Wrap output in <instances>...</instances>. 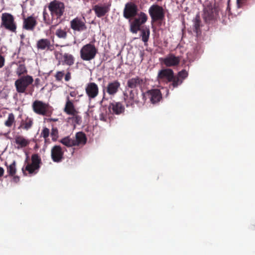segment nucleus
<instances>
[{"instance_id": "nucleus-1", "label": "nucleus", "mask_w": 255, "mask_h": 255, "mask_svg": "<svg viewBox=\"0 0 255 255\" xmlns=\"http://www.w3.org/2000/svg\"><path fill=\"white\" fill-rule=\"evenodd\" d=\"M48 9L53 19L56 18L58 22L55 23L53 26L57 25L61 22V17L65 12V6L64 3L58 0H53L50 2L48 5Z\"/></svg>"}, {"instance_id": "nucleus-2", "label": "nucleus", "mask_w": 255, "mask_h": 255, "mask_svg": "<svg viewBox=\"0 0 255 255\" xmlns=\"http://www.w3.org/2000/svg\"><path fill=\"white\" fill-rule=\"evenodd\" d=\"M0 26L10 32L16 33L17 23L14 16L8 12L2 13L1 16Z\"/></svg>"}, {"instance_id": "nucleus-3", "label": "nucleus", "mask_w": 255, "mask_h": 255, "mask_svg": "<svg viewBox=\"0 0 255 255\" xmlns=\"http://www.w3.org/2000/svg\"><path fill=\"white\" fill-rule=\"evenodd\" d=\"M31 163L28 162L27 158L25 161L26 165L25 167L22 168L23 173H24V171H27L29 174H33L36 173L38 171L40 165L42 164L41 157L38 154H33L31 155Z\"/></svg>"}, {"instance_id": "nucleus-4", "label": "nucleus", "mask_w": 255, "mask_h": 255, "mask_svg": "<svg viewBox=\"0 0 255 255\" xmlns=\"http://www.w3.org/2000/svg\"><path fill=\"white\" fill-rule=\"evenodd\" d=\"M97 52V49L94 44L91 43L84 45L80 51L81 59L85 61H90L93 59Z\"/></svg>"}, {"instance_id": "nucleus-5", "label": "nucleus", "mask_w": 255, "mask_h": 255, "mask_svg": "<svg viewBox=\"0 0 255 255\" xmlns=\"http://www.w3.org/2000/svg\"><path fill=\"white\" fill-rule=\"evenodd\" d=\"M33 82L31 76L26 75L21 77L15 81L14 85L16 91L19 93H25L27 88Z\"/></svg>"}, {"instance_id": "nucleus-6", "label": "nucleus", "mask_w": 255, "mask_h": 255, "mask_svg": "<svg viewBox=\"0 0 255 255\" xmlns=\"http://www.w3.org/2000/svg\"><path fill=\"white\" fill-rule=\"evenodd\" d=\"M55 58L58 60V65H67L72 66L74 64V56L68 53H62L61 51H55L54 53Z\"/></svg>"}, {"instance_id": "nucleus-7", "label": "nucleus", "mask_w": 255, "mask_h": 255, "mask_svg": "<svg viewBox=\"0 0 255 255\" xmlns=\"http://www.w3.org/2000/svg\"><path fill=\"white\" fill-rule=\"evenodd\" d=\"M141 96L142 102H141V104H143L146 99L148 98L151 103L155 104L159 102V90L154 89L148 90L145 93L142 92Z\"/></svg>"}, {"instance_id": "nucleus-8", "label": "nucleus", "mask_w": 255, "mask_h": 255, "mask_svg": "<svg viewBox=\"0 0 255 255\" xmlns=\"http://www.w3.org/2000/svg\"><path fill=\"white\" fill-rule=\"evenodd\" d=\"M33 112L39 115L45 116L49 110V105L41 101L35 100L32 105Z\"/></svg>"}, {"instance_id": "nucleus-9", "label": "nucleus", "mask_w": 255, "mask_h": 255, "mask_svg": "<svg viewBox=\"0 0 255 255\" xmlns=\"http://www.w3.org/2000/svg\"><path fill=\"white\" fill-rule=\"evenodd\" d=\"M137 12V6L132 2H128L125 4L123 15L126 19H130L136 16Z\"/></svg>"}, {"instance_id": "nucleus-10", "label": "nucleus", "mask_w": 255, "mask_h": 255, "mask_svg": "<svg viewBox=\"0 0 255 255\" xmlns=\"http://www.w3.org/2000/svg\"><path fill=\"white\" fill-rule=\"evenodd\" d=\"M146 84V79L138 76L128 79L127 81V86L130 89L139 88L141 90Z\"/></svg>"}, {"instance_id": "nucleus-11", "label": "nucleus", "mask_w": 255, "mask_h": 255, "mask_svg": "<svg viewBox=\"0 0 255 255\" xmlns=\"http://www.w3.org/2000/svg\"><path fill=\"white\" fill-rule=\"evenodd\" d=\"M70 24L71 28L74 31L81 32L87 29L85 20L78 17L73 19Z\"/></svg>"}, {"instance_id": "nucleus-12", "label": "nucleus", "mask_w": 255, "mask_h": 255, "mask_svg": "<svg viewBox=\"0 0 255 255\" xmlns=\"http://www.w3.org/2000/svg\"><path fill=\"white\" fill-rule=\"evenodd\" d=\"M22 28L27 31H32L37 24L36 18L33 15L27 17H23Z\"/></svg>"}, {"instance_id": "nucleus-13", "label": "nucleus", "mask_w": 255, "mask_h": 255, "mask_svg": "<svg viewBox=\"0 0 255 255\" xmlns=\"http://www.w3.org/2000/svg\"><path fill=\"white\" fill-rule=\"evenodd\" d=\"M138 91L137 90H131L129 92V95L124 94L125 98V102L127 107L132 106L134 103L139 104L142 102V100L140 101L138 97Z\"/></svg>"}, {"instance_id": "nucleus-14", "label": "nucleus", "mask_w": 255, "mask_h": 255, "mask_svg": "<svg viewBox=\"0 0 255 255\" xmlns=\"http://www.w3.org/2000/svg\"><path fill=\"white\" fill-rule=\"evenodd\" d=\"M111 5V3L96 4L93 7V10L97 17H101L109 12Z\"/></svg>"}, {"instance_id": "nucleus-15", "label": "nucleus", "mask_w": 255, "mask_h": 255, "mask_svg": "<svg viewBox=\"0 0 255 255\" xmlns=\"http://www.w3.org/2000/svg\"><path fill=\"white\" fill-rule=\"evenodd\" d=\"M85 92L89 99H95L99 94V87L94 82L88 83L85 87Z\"/></svg>"}, {"instance_id": "nucleus-16", "label": "nucleus", "mask_w": 255, "mask_h": 255, "mask_svg": "<svg viewBox=\"0 0 255 255\" xmlns=\"http://www.w3.org/2000/svg\"><path fill=\"white\" fill-rule=\"evenodd\" d=\"M64 151L60 145H54L51 149V157L54 162H60L63 159Z\"/></svg>"}, {"instance_id": "nucleus-17", "label": "nucleus", "mask_w": 255, "mask_h": 255, "mask_svg": "<svg viewBox=\"0 0 255 255\" xmlns=\"http://www.w3.org/2000/svg\"><path fill=\"white\" fill-rule=\"evenodd\" d=\"M36 47L38 50L52 51L54 49V45L47 38L39 39L36 43Z\"/></svg>"}, {"instance_id": "nucleus-18", "label": "nucleus", "mask_w": 255, "mask_h": 255, "mask_svg": "<svg viewBox=\"0 0 255 255\" xmlns=\"http://www.w3.org/2000/svg\"><path fill=\"white\" fill-rule=\"evenodd\" d=\"M180 59L173 54H170L165 58H160V62L167 67L177 66L179 64Z\"/></svg>"}, {"instance_id": "nucleus-19", "label": "nucleus", "mask_w": 255, "mask_h": 255, "mask_svg": "<svg viewBox=\"0 0 255 255\" xmlns=\"http://www.w3.org/2000/svg\"><path fill=\"white\" fill-rule=\"evenodd\" d=\"M121 87V83L118 80L109 82L106 87V92L110 95H115Z\"/></svg>"}, {"instance_id": "nucleus-20", "label": "nucleus", "mask_w": 255, "mask_h": 255, "mask_svg": "<svg viewBox=\"0 0 255 255\" xmlns=\"http://www.w3.org/2000/svg\"><path fill=\"white\" fill-rule=\"evenodd\" d=\"M109 110L116 115H120L125 112V107L120 102H113L110 104Z\"/></svg>"}, {"instance_id": "nucleus-21", "label": "nucleus", "mask_w": 255, "mask_h": 255, "mask_svg": "<svg viewBox=\"0 0 255 255\" xmlns=\"http://www.w3.org/2000/svg\"><path fill=\"white\" fill-rule=\"evenodd\" d=\"M149 14L151 18V22L159 20V5L153 4L149 8Z\"/></svg>"}, {"instance_id": "nucleus-22", "label": "nucleus", "mask_w": 255, "mask_h": 255, "mask_svg": "<svg viewBox=\"0 0 255 255\" xmlns=\"http://www.w3.org/2000/svg\"><path fill=\"white\" fill-rule=\"evenodd\" d=\"M173 71L171 69H164L160 70V80L166 82H171L173 79Z\"/></svg>"}, {"instance_id": "nucleus-23", "label": "nucleus", "mask_w": 255, "mask_h": 255, "mask_svg": "<svg viewBox=\"0 0 255 255\" xmlns=\"http://www.w3.org/2000/svg\"><path fill=\"white\" fill-rule=\"evenodd\" d=\"M64 111L68 115H74V113H78L75 108L74 104L70 100L69 96H67L66 98V102Z\"/></svg>"}, {"instance_id": "nucleus-24", "label": "nucleus", "mask_w": 255, "mask_h": 255, "mask_svg": "<svg viewBox=\"0 0 255 255\" xmlns=\"http://www.w3.org/2000/svg\"><path fill=\"white\" fill-rule=\"evenodd\" d=\"M75 146L85 145L87 142L86 134L83 132H77L75 136L73 137Z\"/></svg>"}, {"instance_id": "nucleus-25", "label": "nucleus", "mask_w": 255, "mask_h": 255, "mask_svg": "<svg viewBox=\"0 0 255 255\" xmlns=\"http://www.w3.org/2000/svg\"><path fill=\"white\" fill-rule=\"evenodd\" d=\"M15 143L18 145V148H23L29 145L30 141L22 135H16L15 137Z\"/></svg>"}, {"instance_id": "nucleus-26", "label": "nucleus", "mask_w": 255, "mask_h": 255, "mask_svg": "<svg viewBox=\"0 0 255 255\" xmlns=\"http://www.w3.org/2000/svg\"><path fill=\"white\" fill-rule=\"evenodd\" d=\"M142 24L139 22V19L135 18L130 23V31L133 33H137L140 30V26Z\"/></svg>"}, {"instance_id": "nucleus-27", "label": "nucleus", "mask_w": 255, "mask_h": 255, "mask_svg": "<svg viewBox=\"0 0 255 255\" xmlns=\"http://www.w3.org/2000/svg\"><path fill=\"white\" fill-rule=\"evenodd\" d=\"M60 142L67 147H72L75 146L74 138H70L69 136H66L61 139Z\"/></svg>"}, {"instance_id": "nucleus-28", "label": "nucleus", "mask_w": 255, "mask_h": 255, "mask_svg": "<svg viewBox=\"0 0 255 255\" xmlns=\"http://www.w3.org/2000/svg\"><path fill=\"white\" fill-rule=\"evenodd\" d=\"M55 35L60 39H66L67 37V32L66 28H58L55 33Z\"/></svg>"}, {"instance_id": "nucleus-29", "label": "nucleus", "mask_w": 255, "mask_h": 255, "mask_svg": "<svg viewBox=\"0 0 255 255\" xmlns=\"http://www.w3.org/2000/svg\"><path fill=\"white\" fill-rule=\"evenodd\" d=\"M33 124V120L27 118L25 121H22L20 127L25 130H28L31 128Z\"/></svg>"}, {"instance_id": "nucleus-30", "label": "nucleus", "mask_w": 255, "mask_h": 255, "mask_svg": "<svg viewBox=\"0 0 255 255\" xmlns=\"http://www.w3.org/2000/svg\"><path fill=\"white\" fill-rule=\"evenodd\" d=\"M5 165L7 166V172L8 173V175L13 176L16 171L15 161H13L9 165H7L6 163H5Z\"/></svg>"}, {"instance_id": "nucleus-31", "label": "nucleus", "mask_w": 255, "mask_h": 255, "mask_svg": "<svg viewBox=\"0 0 255 255\" xmlns=\"http://www.w3.org/2000/svg\"><path fill=\"white\" fill-rule=\"evenodd\" d=\"M43 22L47 25H50L52 23L53 21L54 20V19L52 18V19L50 18L49 15L45 8H44L43 11Z\"/></svg>"}, {"instance_id": "nucleus-32", "label": "nucleus", "mask_w": 255, "mask_h": 255, "mask_svg": "<svg viewBox=\"0 0 255 255\" xmlns=\"http://www.w3.org/2000/svg\"><path fill=\"white\" fill-rule=\"evenodd\" d=\"M15 122L14 116L12 113L8 115L7 119L4 122V125L7 127H11Z\"/></svg>"}, {"instance_id": "nucleus-33", "label": "nucleus", "mask_w": 255, "mask_h": 255, "mask_svg": "<svg viewBox=\"0 0 255 255\" xmlns=\"http://www.w3.org/2000/svg\"><path fill=\"white\" fill-rule=\"evenodd\" d=\"M78 113H75L74 115H71L72 117H69L68 118V120H71L74 123L80 125L81 123V117L78 115Z\"/></svg>"}, {"instance_id": "nucleus-34", "label": "nucleus", "mask_w": 255, "mask_h": 255, "mask_svg": "<svg viewBox=\"0 0 255 255\" xmlns=\"http://www.w3.org/2000/svg\"><path fill=\"white\" fill-rule=\"evenodd\" d=\"M16 74L20 76L27 73L26 67L23 64H20L16 69Z\"/></svg>"}, {"instance_id": "nucleus-35", "label": "nucleus", "mask_w": 255, "mask_h": 255, "mask_svg": "<svg viewBox=\"0 0 255 255\" xmlns=\"http://www.w3.org/2000/svg\"><path fill=\"white\" fill-rule=\"evenodd\" d=\"M200 23L201 21L200 19V17L197 15L194 21V31H195L197 33H198V30H199L200 26Z\"/></svg>"}, {"instance_id": "nucleus-36", "label": "nucleus", "mask_w": 255, "mask_h": 255, "mask_svg": "<svg viewBox=\"0 0 255 255\" xmlns=\"http://www.w3.org/2000/svg\"><path fill=\"white\" fill-rule=\"evenodd\" d=\"M149 30L148 29L145 30L144 29L141 30V36L142 37V40L144 42H146L149 38Z\"/></svg>"}, {"instance_id": "nucleus-37", "label": "nucleus", "mask_w": 255, "mask_h": 255, "mask_svg": "<svg viewBox=\"0 0 255 255\" xmlns=\"http://www.w3.org/2000/svg\"><path fill=\"white\" fill-rule=\"evenodd\" d=\"M214 14L212 10H205L204 13V17L206 21L212 20L213 18Z\"/></svg>"}, {"instance_id": "nucleus-38", "label": "nucleus", "mask_w": 255, "mask_h": 255, "mask_svg": "<svg viewBox=\"0 0 255 255\" xmlns=\"http://www.w3.org/2000/svg\"><path fill=\"white\" fill-rule=\"evenodd\" d=\"M136 19H139V22L142 24L146 21L147 19V16L145 13L141 12L140 13L139 18H136Z\"/></svg>"}, {"instance_id": "nucleus-39", "label": "nucleus", "mask_w": 255, "mask_h": 255, "mask_svg": "<svg viewBox=\"0 0 255 255\" xmlns=\"http://www.w3.org/2000/svg\"><path fill=\"white\" fill-rule=\"evenodd\" d=\"M65 75L64 71H57L55 75V78L56 81H61Z\"/></svg>"}, {"instance_id": "nucleus-40", "label": "nucleus", "mask_w": 255, "mask_h": 255, "mask_svg": "<svg viewBox=\"0 0 255 255\" xmlns=\"http://www.w3.org/2000/svg\"><path fill=\"white\" fill-rule=\"evenodd\" d=\"M51 136L53 140H56L58 136V131L56 128H52L51 132Z\"/></svg>"}, {"instance_id": "nucleus-41", "label": "nucleus", "mask_w": 255, "mask_h": 255, "mask_svg": "<svg viewBox=\"0 0 255 255\" xmlns=\"http://www.w3.org/2000/svg\"><path fill=\"white\" fill-rule=\"evenodd\" d=\"M41 135L44 138H47L49 135V129L47 128H44L41 132Z\"/></svg>"}, {"instance_id": "nucleus-42", "label": "nucleus", "mask_w": 255, "mask_h": 255, "mask_svg": "<svg viewBox=\"0 0 255 255\" xmlns=\"http://www.w3.org/2000/svg\"><path fill=\"white\" fill-rule=\"evenodd\" d=\"M247 0H237V4L238 8H241L246 5Z\"/></svg>"}, {"instance_id": "nucleus-43", "label": "nucleus", "mask_w": 255, "mask_h": 255, "mask_svg": "<svg viewBox=\"0 0 255 255\" xmlns=\"http://www.w3.org/2000/svg\"><path fill=\"white\" fill-rule=\"evenodd\" d=\"M172 82V85L174 87H176L178 86L179 84V79L178 77H177L173 75V80L171 81Z\"/></svg>"}, {"instance_id": "nucleus-44", "label": "nucleus", "mask_w": 255, "mask_h": 255, "mask_svg": "<svg viewBox=\"0 0 255 255\" xmlns=\"http://www.w3.org/2000/svg\"><path fill=\"white\" fill-rule=\"evenodd\" d=\"M187 75L188 74L186 70H182V71L178 73V76L182 78H186L187 76Z\"/></svg>"}, {"instance_id": "nucleus-45", "label": "nucleus", "mask_w": 255, "mask_h": 255, "mask_svg": "<svg viewBox=\"0 0 255 255\" xmlns=\"http://www.w3.org/2000/svg\"><path fill=\"white\" fill-rule=\"evenodd\" d=\"M71 79V73L70 71H68L65 75V80L69 81Z\"/></svg>"}, {"instance_id": "nucleus-46", "label": "nucleus", "mask_w": 255, "mask_h": 255, "mask_svg": "<svg viewBox=\"0 0 255 255\" xmlns=\"http://www.w3.org/2000/svg\"><path fill=\"white\" fill-rule=\"evenodd\" d=\"M5 62V59L1 54H0V68H2Z\"/></svg>"}, {"instance_id": "nucleus-47", "label": "nucleus", "mask_w": 255, "mask_h": 255, "mask_svg": "<svg viewBox=\"0 0 255 255\" xmlns=\"http://www.w3.org/2000/svg\"><path fill=\"white\" fill-rule=\"evenodd\" d=\"M41 80L39 78H36L34 81V86L36 87H38L40 83Z\"/></svg>"}, {"instance_id": "nucleus-48", "label": "nucleus", "mask_w": 255, "mask_h": 255, "mask_svg": "<svg viewBox=\"0 0 255 255\" xmlns=\"http://www.w3.org/2000/svg\"><path fill=\"white\" fill-rule=\"evenodd\" d=\"M78 94V92L76 91H73L70 92V96L72 97H75Z\"/></svg>"}, {"instance_id": "nucleus-49", "label": "nucleus", "mask_w": 255, "mask_h": 255, "mask_svg": "<svg viewBox=\"0 0 255 255\" xmlns=\"http://www.w3.org/2000/svg\"><path fill=\"white\" fill-rule=\"evenodd\" d=\"M164 13L163 11V9L162 7L160 6V21L162 20L163 18L164 17Z\"/></svg>"}, {"instance_id": "nucleus-50", "label": "nucleus", "mask_w": 255, "mask_h": 255, "mask_svg": "<svg viewBox=\"0 0 255 255\" xmlns=\"http://www.w3.org/2000/svg\"><path fill=\"white\" fill-rule=\"evenodd\" d=\"M13 181L14 182H18V181L19 180V178L18 176H14L13 177Z\"/></svg>"}, {"instance_id": "nucleus-51", "label": "nucleus", "mask_w": 255, "mask_h": 255, "mask_svg": "<svg viewBox=\"0 0 255 255\" xmlns=\"http://www.w3.org/2000/svg\"><path fill=\"white\" fill-rule=\"evenodd\" d=\"M4 173V169L3 168L0 167V177H1L3 176Z\"/></svg>"}, {"instance_id": "nucleus-52", "label": "nucleus", "mask_w": 255, "mask_h": 255, "mask_svg": "<svg viewBox=\"0 0 255 255\" xmlns=\"http://www.w3.org/2000/svg\"><path fill=\"white\" fill-rule=\"evenodd\" d=\"M24 37H25V36H24L23 34H21V35H20V38H21V39H24Z\"/></svg>"}, {"instance_id": "nucleus-53", "label": "nucleus", "mask_w": 255, "mask_h": 255, "mask_svg": "<svg viewBox=\"0 0 255 255\" xmlns=\"http://www.w3.org/2000/svg\"><path fill=\"white\" fill-rule=\"evenodd\" d=\"M157 78L158 79L159 78V71L158 72Z\"/></svg>"}, {"instance_id": "nucleus-54", "label": "nucleus", "mask_w": 255, "mask_h": 255, "mask_svg": "<svg viewBox=\"0 0 255 255\" xmlns=\"http://www.w3.org/2000/svg\"><path fill=\"white\" fill-rule=\"evenodd\" d=\"M160 99H162V95H161V93H160Z\"/></svg>"}, {"instance_id": "nucleus-55", "label": "nucleus", "mask_w": 255, "mask_h": 255, "mask_svg": "<svg viewBox=\"0 0 255 255\" xmlns=\"http://www.w3.org/2000/svg\"><path fill=\"white\" fill-rule=\"evenodd\" d=\"M55 46L57 47V46H59V45H58V44H56L55 45Z\"/></svg>"}]
</instances>
